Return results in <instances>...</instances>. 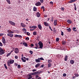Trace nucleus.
<instances>
[{
	"label": "nucleus",
	"instance_id": "obj_6",
	"mask_svg": "<svg viewBox=\"0 0 79 79\" xmlns=\"http://www.w3.org/2000/svg\"><path fill=\"white\" fill-rule=\"evenodd\" d=\"M35 5L36 6H40V5H41V3L40 2H36L35 4Z\"/></svg>",
	"mask_w": 79,
	"mask_h": 79
},
{
	"label": "nucleus",
	"instance_id": "obj_23",
	"mask_svg": "<svg viewBox=\"0 0 79 79\" xmlns=\"http://www.w3.org/2000/svg\"><path fill=\"white\" fill-rule=\"evenodd\" d=\"M67 23H72V21L71 20H68L67 21Z\"/></svg>",
	"mask_w": 79,
	"mask_h": 79
},
{
	"label": "nucleus",
	"instance_id": "obj_40",
	"mask_svg": "<svg viewBox=\"0 0 79 79\" xmlns=\"http://www.w3.org/2000/svg\"><path fill=\"white\" fill-rule=\"evenodd\" d=\"M39 59H40V60H44V59L43 57H41L40 58H39Z\"/></svg>",
	"mask_w": 79,
	"mask_h": 79
},
{
	"label": "nucleus",
	"instance_id": "obj_52",
	"mask_svg": "<svg viewBox=\"0 0 79 79\" xmlns=\"http://www.w3.org/2000/svg\"><path fill=\"white\" fill-rule=\"evenodd\" d=\"M44 17L45 18L46 17H47V15H46V14H45L44 15Z\"/></svg>",
	"mask_w": 79,
	"mask_h": 79
},
{
	"label": "nucleus",
	"instance_id": "obj_48",
	"mask_svg": "<svg viewBox=\"0 0 79 79\" xmlns=\"http://www.w3.org/2000/svg\"><path fill=\"white\" fill-rule=\"evenodd\" d=\"M0 46L1 47L3 46V44H2V43H1V42H0Z\"/></svg>",
	"mask_w": 79,
	"mask_h": 79
},
{
	"label": "nucleus",
	"instance_id": "obj_33",
	"mask_svg": "<svg viewBox=\"0 0 79 79\" xmlns=\"http://www.w3.org/2000/svg\"><path fill=\"white\" fill-rule=\"evenodd\" d=\"M61 11H64V8L63 7L61 8Z\"/></svg>",
	"mask_w": 79,
	"mask_h": 79
},
{
	"label": "nucleus",
	"instance_id": "obj_18",
	"mask_svg": "<svg viewBox=\"0 0 79 79\" xmlns=\"http://www.w3.org/2000/svg\"><path fill=\"white\" fill-rule=\"evenodd\" d=\"M37 16L38 18H39V17L40 16V13L39 12H37Z\"/></svg>",
	"mask_w": 79,
	"mask_h": 79
},
{
	"label": "nucleus",
	"instance_id": "obj_3",
	"mask_svg": "<svg viewBox=\"0 0 79 79\" xmlns=\"http://www.w3.org/2000/svg\"><path fill=\"white\" fill-rule=\"evenodd\" d=\"M5 50H3V49L0 50V55H3L5 53Z\"/></svg>",
	"mask_w": 79,
	"mask_h": 79
},
{
	"label": "nucleus",
	"instance_id": "obj_49",
	"mask_svg": "<svg viewBox=\"0 0 79 79\" xmlns=\"http://www.w3.org/2000/svg\"><path fill=\"white\" fill-rule=\"evenodd\" d=\"M38 73H39V72H35V75L37 74H38Z\"/></svg>",
	"mask_w": 79,
	"mask_h": 79
},
{
	"label": "nucleus",
	"instance_id": "obj_36",
	"mask_svg": "<svg viewBox=\"0 0 79 79\" xmlns=\"http://www.w3.org/2000/svg\"><path fill=\"white\" fill-rule=\"evenodd\" d=\"M31 73H30L29 74H28L27 75V76L28 77H30V76H31Z\"/></svg>",
	"mask_w": 79,
	"mask_h": 79
},
{
	"label": "nucleus",
	"instance_id": "obj_5",
	"mask_svg": "<svg viewBox=\"0 0 79 79\" xmlns=\"http://www.w3.org/2000/svg\"><path fill=\"white\" fill-rule=\"evenodd\" d=\"M14 52L15 53H19V49L17 48H15Z\"/></svg>",
	"mask_w": 79,
	"mask_h": 79
},
{
	"label": "nucleus",
	"instance_id": "obj_14",
	"mask_svg": "<svg viewBox=\"0 0 79 79\" xmlns=\"http://www.w3.org/2000/svg\"><path fill=\"white\" fill-rule=\"evenodd\" d=\"M54 26H56L57 25V20L56 19L55 20L54 22Z\"/></svg>",
	"mask_w": 79,
	"mask_h": 79
},
{
	"label": "nucleus",
	"instance_id": "obj_43",
	"mask_svg": "<svg viewBox=\"0 0 79 79\" xmlns=\"http://www.w3.org/2000/svg\"><path fill=\"white\" fill-rule=\"evenodd\" d=\"M25 40H29V38L28 37H27L25 38Z\"/></svg>",
	"mask_w": 79,
	"mask_h": 79
},
{
	"label": "nucleus",
	"instance_id": "obj_16",
	"mask_svg": "<svg viewBox=\"0 0 79 79\" xmlns=\"http://www.w3.org/2000/svg\"><path fill=\"white\" fill-rule=\"evenodd\" d=\"M44 25L45 26H48V23L47 22H44Z\"/></svg>",
	"mask_w": 79,
	"mask_h": 79
},
{
	"label": "nucleus",
	"instance_id": "obj_44",
	"mask_svg": "<svg viewBox=\"0 0 79 79\" xmlns=\"http://www.w3.org/2000/svg\"><path fill=\"white\" fill-rule=\"evenodd\" d=\"M32 78V76H30V77H28V79H31Z\"/></svg>",
	"mask_w": 79,
	"mask_h": 79
},
{
	"label": "nucleus",
	"instance_id": "obj_27",
	"mask_svg": "<svg viewBox=\"0 0 79 79\" xmlns=\"http://www.w3.org/2000/svg\"><path fill=\"white\" fill-rule=\"evenodd\" d=\"M33 34L34 35H37V32L35 31L33 32Z\"/></svg>",
	"mask_w": 79,
	"mask_h": 79
},
{
	"label": "nucleus",
	"instance_id": "obj_54",
	"mask_svg": "<svg viewBox=\"0 0 79 79\" xmlns=\"http://www.w3.org/2000/svg\"><path fill=\"white\" fill-rule=\"evenodd\" d=\"M41 3H44V0H40Z\"/></svg>",
	"mask_w": 79,
	"mask_h": 79
},
{
	"label": "nucleus",
	"instance_id": "obj_35",
	"mask_svg": "<svg viewBox=\"0 0 79 79\" xmlns=\"http://www.w3.org/2000/svg\"><path fill=\"white\" fill-rule=\"evenodd\" d=\"M31 74V76H33V75H35V73H30Z\"/></svg>",
	"mask_w": 79,
	"mask_h": 79
},
{
	"label": "nucleus",
	"instance_id": "obj_28",
	"mask_svg": "<svg viewBox=\"0 0 79 79\" xmlns=\"http://www.w3.org/2000/svg\"><path fill=\"white\" fill-rule=\"evenodd\" d=\"M67 30L68 31V32H71V28H70L67 29Z\"/></svg>",
	"mask_w": 79,
	"mask_h": 79
},
{
	"label": "nucleus",
	"instance_id": "obj_50",
	"mask_svg": "<svg viewBox=\"0 0 79 79\" xmlns=\"http://www.w3.org/2000/svg\"><path fill=\"white\" fill-rule=\"evenodd\" d=\"M15 59H18V57L17 56H15Z\"/></svg>",
	"mask_w": 79,
	"mask_h": 79
},
{
	"label": "nucleus",
	"instance_id": "obj_4",
	"mask_svg": "<svg viewBox=\"0 0 79 79\" xmlns=\"http://www.w3.org/2000/svg\"><path fill=\"white\" fill-rule=\"evenodd\" d=\"M9 23H10L11 25H12L13 26H15V25H16V23H14L13 22H12L11 21H9Z\"/></svg>",
	"mask_w": 79,
	"mask_h": 79
},
{
	"label": "nucleus",
	"instance_id": "obj_38",
	"mask_svg": "<svg viewBox=\"0 0 79 79\" xmlns=\"http://www.w3.org/2000/svg\"><path fill=\"white\" fill-rule=\"evenodd\" d=\"M29 52L30 53L31 55H32V54H33V52L32 51H29Z\"/></svg>",
	"mask_w": 79,
	"mask_h": 79
},
{
	"label": "nucleus",
	"instance_id": "obj_19",
	"mask_svg": "<svg viewBox=\"0 0 79 79\" xmlns=\"http://www.w3.org/2000/svg\"><path fill=\"white\" fill-rule=\"evenodd\" d=\"M40 63H38L36 64V65H35V68H37V67H38V66H39L40 65Z\"/></svg>",
	"mask_w": 79,
	"mask_h": 79
},
{
	"label": "nucleus",
	"instance_id": "obj_60",
	"mask_svg": "<svg viewBox=\"0 0 79 79\" xmlns=\"http://www.w3.org/2000/svg\"><path fill=\"white\" fill-rule=\"evenodd\" d=\"M33 28H37V27H36V26H33Z\"/></svg>",
	"mask_w": 79,
	"mask_h": 79
},
{
	"label": "nucleus",
	"instance_id": "obj_22",
	"mask_svg": "<svg viewBox=\"0 0 79 79\" xmlns=\"http://www.w3.org/2000/svg\"><path fill=\"white\" fill-rule=\"evenodd\" d=\"M33 11H37V8H36V7H35V6L34 7Z\"/></svg>",
	"mask_w": 79,
	"mask_h": 79
},
{
	"label": "nucleus",
	"instance_id": "obj_63",
	"mask_svg": "<svg viewBox=\"0 0 79 79\" xmlns=\"http://www.w3.org/2000/svg\"><path fill=\"white\" fill-rule=\"evenodd\" d=\"M45 7H44V6H42V7H41V9H44V8Z\"/></svg>",
	"mask_w": 79,
	"mask_h": 79
},
{
	"label": "nucleus",
	"instance_id": "obj_7",
	"mask_svg": "<svg viewBox=\"0 0 79 79\" xmlns=\"http://www.w3.org/2000/svg\"><path fill=\"white\" fill-rule=\"evenodd\" d=\"M2 43L3 44H6V40H5V37H2Z\"/></svg>",
	"mask_w": 79,
	"mask_h": 79
},
{
	"label": "nucleus",
	"instance_id": "obj_51",
	"mask_svg": "<svg viewBox=\"0 0 79 79\" xmlns=\"http://www.w3.org/2000/svg\"><path fill=\"white\" fill-rule=\"evenodd\" d=\"M44 64H42L41 66H40V68L42 67V68H44Z\"/></svg>",
	"mask_w": 79,
	"mask_h": 79
},
{
	"label": "nucleus",
	"instance_id": "obj_17",
	"mask_svg": "<svg viewBox=\"0 0 79 79\" xmlns=\"http://www.w3.org/2000/svg\"><path fill=\"white\" fill-rule=\"evenodd\" d=\"M23 44L25 47H27L28 46L27 44L26 43H23Z\"/></svg>",
	"mask_w": 79,
	"mask_h": 79
},
{
	"label": "nucleus",
	"instance_id": "obj_29",
	"mask_svg": "<svg viewBox=\"0 0 79 79\" xmlns=\"http://www.w3.org/2000/svg\"><path fill=\"white\" fill-rule=\"evenodd\" d=\"M4 67H5V68H6V69H8V68H7V66H6V64H4Z\"/></svg>",
	"mask_w": 79,
	"mask_h": 79
},
{
	"label": "nucleus",
	"instance_id": "obj_37",
	"mask_svg": "<svg viewBox=\"0 0 79 79\" xmlns=\"http://www.w3.org/2000/svg\"><path fill=\"white\" fill-rule=\"evenodd\" d=\"M10 55H11L10 53H9L7 54L6 56L8 57V56H9Z\"/></svg>",
	"mask_w": 79,
	"mask_h": 79
},
{
	"label": "nucleus",
	"instance_id": "obj_53",
	"mask_svg": "<svg viewBox=\"0 0 79 79\" xmlns=\"http://www.w3.org/2000/svg\"><path fill=\"white\" fill-rule=\"evenodd\" d=\"M49 29H50L51 31H53L52 29V28H51V27L49 26Z\"/></svg>",
	"mask_w": 79,
	"mask_h": 79
},
{
	"label": "nucleus",
	"instance_id": "obj_34",
	"mask_svg": "<svg viewBox=\"0 0 79 79\" xmlns=\"http://www.w3.org/2000/svg\"><path fill=\"white\" fill-rule=\"evenodd\" d=\"M7 2L9 3V4H11V2H10V0H8L7 1Z\"/></svg>",
	"mask_w": 79,
	"mask_h": 79
},
{
	"label": "nucleus",
	"instance_id": "obj_26",
	"mask_svg": "<svg viewBox=\"0 0 79 79\" xmlns=\"http://www.w3.org/2000/svg\"><path fill=\"white\" fill-rule=\"evenodd\" d=\"M76 29V27H73L72 29L73 30V31H74L75 32H76V31H77V30H75Z\"/></svg>",
	"mask_w": 79,
	"mask_h": 79
},
{
	"label": "nucleus",
	"instance_id": "obj_10",
	"mask_svg": "<svg viewBox=\"0 0 79 79\" xmlns=\"http://www.w3.org/2000/svg\"><path fill=\"white\" fill-rule=\"evenodd\" d=\"M21 26L23 27H26V26L23 23H21Z\"/></svg>",
	"mask_w": 79,
	"mask_h": 79
},
{
	"label": "nucleus",
	"instance_id": "obj_8",
	"mask_svg": "<svg viewBox=\"0 0 79 79\" xmlns=\"http://www.w3.org/2000/svg\"><path fill=\"white\" fill-rule=\"evenodd\" d=\"M7 32L10 34H13L14 31H12L11 30H8Z\"/></svg>",
	"mask_w": 79,
	"mask_h": 79
},
{
	"label": "nucleus",
	"instance_id": "obj_62",
	"mask_svg": "<svg viewBox=\"0 0 79 79\" xmlns=\"http://www.w3.org/2000/svg\"><path fill=\"white\" fill-rule=\"evenodd\" d=\"M63 44L64 45H65L66 44V43H65V42L64 41L63 42Z\"/></svg>",
	"mask_w": 79,
	"mask_h": 79
},
{
	"label": "nucleus",
	"instance_id": "obj_58",
	"mask_svg": "<svg viewBox=\"0 0 79 79\" xmlns=\"http://www.w3.org/2000/svg\"><path fill=\"white\" fill-rule=\"evenodd\" d=\"M32 71L33 72H34L35 71H37V69H33Z\"/></svg>",
	"mask_w": 79,
	"mask_h": 79
},
{
	"label": "nucleus",
	"instance_id": "obj_15",
	"mask_svg": "<svg viewBox=\"0 0 79 79\" xmlns=\"http://www.w3.org/2000/svg\"><path fill=\"white\" fill-rule=\"evenodd\" d=\"M15 37H19V38H21V39L22 38V36L19 35H15Z\"/></svg>",
	"mask_w": 79,
	"mask_h": 79
},
{
	"label": "nucleus",
	"instance_id": "obj_57",
	"mask_svg": "<svg viewBox=\"0 0 79 79\" xmlns=\"http://www.w3.org/2000/svg\"><path fill=\"white\" fill-rule=\"evenodd\" d=\"M50 4H52V5H53V2H52V1H51L50 2Z\"/></svg>",
	"mask_w": 79,
	"mask_h": 79
},
{
	"label": "nucleus",
	"instance_id": "obj_47",
	"mask_svg": "<svg viewBox=\"0 0 79 79\" xmlns=\"http://www.w3.org/2000/svg\"><path fill=\"white\" fill-rule=\"evenodd\" d=\"M27 35H31V34L29 33V32H27Z\"/></svg>",
	"mask_w": 79,
	"mask_h": 79
},
{
	"label": "nucleus",
	"instance_id": "obj_41",
	"mask_svg": "<svg viewBox=\"0 0 79 79\" xmlns=\"http://www.w3.org/2000/svg\"><path fill=\"white\" fill-rule=\"evenodd\" d=\"M17 67L19 69V68H21V65L20 64H19Z\"/></svg>",
	"mask_w": 79,
	"mask_h": 79
},
{
	"label": "nucleus",
	"instance_id": "obj_11",
	"mask_svg": "<svg viewBox=\"0 0 79 79\" xmlns=\"http://www.w3.org/2000/svg\"><path fill=\"white\" fill-rule=\"evenodd\" d=\"M70 63L71 64H73L74 63V60H70Z\"/></svg>",
	"mask_w": 79,
	"mask_h": 79
},
{
	"label": "nucleus",
	"instance_id": "obj_30",
	"mask_svg": "<svg viewBox=\"0 0 79 79\" xmlns=\"http://www.w3.org/2000/svg\"><path fill=\"white\" fill-rule=\"evenodd\" d=\"M56 40L57 42H59V40H60V39H59V38H57Z\"/></svg>",
	"mask_w": 79,
	"mask_h": 79
},
{
	"label": "nucleus",
	"instance_id": "obj_21",
	"mask_svg": "<svg viewBox=\"0 0 79 79\" xmlns=\"http://www.w3.org/2000/svg\"><path fill=\"white\" fill-rule=\"evenodd\" d=\"M21 60H22L23 62H26V60L24 59L23 58V57L21 58Z\"/></svg>",
	"mask_w": 79,
	"mask_h": 79
},
{
	"label": "nucleus",
	"instance_id": "obj_59",
	"mask_svg": "<svg viewBox=\"0 0 79 79\" xmlns=\"http://www.w3.org/2000/svg\"><path fill=\"white\" fill-rule=\"evenodd\" d=\"M11 34L9 33H8L7 34V35L8 36H10V35Z\"/></svg>",
	"mask_w": 79,
	"mask_h": 79
},
{
	"label": "nucleus",
	"instance_id": "obj_45",
	"mask_svg": "<svg viewBox=\"0 0 79 79\" xmlns=\"http://www.w3.org/2000/svg\"><path fill=\"white\" fill-rule=\"evenodd\" d=\"M61 35L62 36L64 35V33H63V32L62 31H61Z\"/></svg>",
	"mask_w": 79,
	"mask_h": 79
},
{
	"label": "nucleus",
	"instance_id": "obj_25",
	"mask_svg": "<svg viewBox=\"0 0 79 79\" xmlns=\"http://www.w3.org/2000/svg\"><path fill=\"white\" fill-rule=\"evenodd\" d=\"M65 61H67L68 60V56H66L64 58Z\"/></svg>",
	"mask_w": 79,
	"mask_h": 79
},
{
	"label": "nucleus",
	"instance_id": "obj_24",
	"mask_svg": "<svg viewBox=\"0 0 79 79\" xmlns=\"http://www.w3.org/2000/svg\"><path fill=\"white\" fill-rule=\"evenodd\" d=\"M76 0H71L69 1V3H73V2H75Z\"/></svg>",
	"mask_w": 79,
	"mask_h": 79
},
{
	"label": "nucleus",
	"instance_id": "obj_31",
	"mask_svg": "<svg viewBox=\"0 0 79 79\" xmlns=\"http://www.w3.org/2000/svg\"><path fill=\"white\" fill-rule=\"evenodd\" d=\"M51 21L52 22H53V17H52L51 18Z\"/></svg>",
	"mask_w": 79,
	"mask_h": 79
},
{
	"label": "nucleus",
	"instance_id": "obj_1",
	"mask_svg": "<svg viewBox=\"0 0 79 79\" xmlns=\"http://www.w3.org/2000/svg\"><path fill=\"white\" fill-rule=\"evenodd\" d=\"M14 62H15V61H14V60H9V61L8 60L7 61V63L8 64V66H10V64H13V63Z\"/></svg>",
	"mask_w": 79,
	"mask_h": 79
},
{
	"label": "nucleus",
	"instance_id": "obj_13",
	"mask_svg": "<svg viewBox=\"0 0 79 79\" xmlns=\"http://www.w3.org/2000/svg\"><path fill=\"white\" fill-rule=\"evenodd\" d=\"M38 27L39 29H40V30H41L42 27V26H41V25L39 24V25H38Z\"/></svg>",
	"mask_w": 79,
	"mask_h": 79
},
{
	"label": "nucleus",
	"instance_id": "obj_39",
	"mask_svg": "<svg viewBox=\"0 0 79 79\" xmlns=\"http://www.w3.org/2000/svg\"><path fill=\"white\" fill-rule=\"evenodd\" d=\"M10 37H13V34H10Z\"/></svg>",
	"mask_w": 79,
	"mask_h": 79
},
{
	"label": "nucleus",
	"instance_id": "obj_55",
	"mask_svg": "<svg viewBox=\"0 0 79 79\" xmlns=\"http://www.w3.org/2000/svg\"><path fill=\"white\" fill-rule=\"evenodd\" d=\"M4 34L3 33H0V36H2V35H3Z\"/></svg>",
	"mask_w": 79,
	"mask_h": 79
},
{
	"label": "nucleus",
	"instance_id": "obj_46",
	"mask_svg": "<svg viewBox=\"0 0 79 79\" xmlns=\"http://www.w3.org/2000/svg\"><path fill=\"white\" fill-rule=\"evenodd\" d=\"M63 76L64 77H66V73H64L63 74Z\"/></svg>",
	"mask_w": 79,
	"mask_h": 79
},
{
	"label": "nucleus",
	"instance_id": "obj_12",
	"mask_svg": "<svg viewBox=\"0 0 79 79\" xmlns=\"http://www.w3.org/2000/svg\"><path fill=\"white\" fill-rule=\"evenodd\" d=\"M22 31L23 32L24 34H26V29L25 28H23L22 29Z\"/></svg>",
	"mask_w": 79,
	"mask_h": 79
},
{
	"label": "nucleus",
	"instance_id": "obj_32",
	"mask_svg": "<svg viewBox=\"0 0 79 79\" xmlns=\"http://www.w3.org/2000/svg\"><path fill=\"white\" fill-rule=\"evenodd\" d=\"M48 63H50V62H52V60H48Z\"/></svg>",
	"mask_w": 79,
	"mask_h": 79
},
{
	"label": "nucleus",
	"instance_id": "obj_20",
	"mask_svg": "<svg viewBox=\"0 0 79 79\" xmlns=\"http://www.w3.org/2000/svg\"><path fill=\"white\" fill-rule=\"evenodd\" d=\"M48 68H49L50 67H51L52 66V63H49L48 64Z\"/></svg>",
	"mask_w": 79,
	"mask_h": 79
},
{
	"label": "nucleus",
	"instance_id": "obj_61",
	"mask_svg": "<svg viewBox=\"0 0 79 79\" xmlns=\"http://www.w3.org/2000/svg\"><path fill=\"white\" fill-rule=\"evenodd\" d=\"M35 45L36 47H39V46H38V45L37 44H35Z\"/></svg>",
	"mask_w": 79,
	"mask_h": 79
},
{
	"label": "nucleus",
	"instance_id": "obj_42",
	"mask_svg": "<svg viewBox=\"0 0 79 79\" xmlns=\"http://www.w3.org/2000/svg\"><path fill=\"white\" fill-rule=\"evenodd\" d=\"M75 76H76V77H78L79 76V74L77 73H76L75 74Z\"/></svg>",
	"mask_w": 79,
	"mask_h": 79
},
{
	"label": "nucleus",
	"instance_id": "obj_2",
	"mask_svg": "<svg viewBox=\"0 0 79 79\" xmlns=\"http://www.w3.org/2000/svg\"><path fill=\"white\" fill-rule=\"evenodd\" d=\"M38 44L40 46V48H43V43H42V42L40 41Z\"/></svg>",
	"mask_w": 79,
	"mask_h": 79
},
{
	"label": "nucleus",
	"instance_id": "obj_64",
	"mask_svg": "<svg viewBox=\"0 0 79 79\" xmlns=\"http://www.w3.org/2000/svg\"><path fill=\"white\" fill-rule=\"evenodd\" d=\"M14 51V50H12L11 51V52H10V53H12Z\"/></svg>",
	"mask_w": 79,
	"mask_h": 79
},
{
	"label": "nucleus",
	"instance_id": "obj_9",
	"mask_svg": "<svg viewBox=\"0 0 79 79\" xmlns=\"http://www.w3.org/2000/svg\"><path fill=\"white\" fill-rule=\"evenodd\" d=\"M35 61L36 63H40V62L39 58H38V59H35Z\"/></svg>",
	"mask_w": 79,
	"mask_h": 79
},
{
	"label": "nucleus",
	"instance_id": "obj_56",
	"mask_svg": "<svg viewBox=\"0 0 79 79\" xmlns=\"http://www.w3.org/2000/svg\"><path fill=\"white\" fill-rule=\"evenodd\" d=\"M14 65L15 66H18V64H17L16 63H15L14 64Z\"/></svg>",
	"mask_w": 79,
	"mask_h": 79
}]
</instances>
